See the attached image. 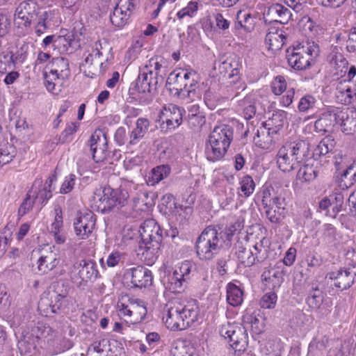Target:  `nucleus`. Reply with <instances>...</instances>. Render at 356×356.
<instances>
[{
  "mask_svg": "<svg viewBox=\"0 0 356 356\" xmlns=\"http://www.w3.org/2000/svg\"><path fill=\"white\" fill-rule=\"evenodd\" d=\"M277 301V295L276 291H270L265 293L260 300V305L264 309L275 308Z\"/></svg>",
  "mask_w": 356,
  "mask_h": 356,
  "instance_id": "4d7b16f0",
  "label": "nucleus"
},
{
  "mask_svg": "<svg viewBox=\"0 0 356 356\" xmlns=\"http://www.w3.org/2000/svg\"><path fill=\"white\" fill-rule=\"evenodd\" d=\"M29 47L26 44L22 45L15 53L9 52L14 62V65L22 64L25 62L28 56Z\"/></svg>",
  "mask_w": 356,
  "mask_h": 356,
  "instance_id": "bf43d9fd",
  "label": "nucleus"
},
{
  "mask_svg": "<svg viewBox=\"0 0 356 356\" xmlns=\"http://www.w3.org/2000/svg\"><path fill=\"white\" fill-rule=\"evenodd\" d=\"M124 254L118 250L112 251L107 257L106 264L108 268H114L124 263Z\"/></svg>",
  "mask_w": 356,
  "mask_h": 356,
  "instance_id": "13d9d810",
  "label": "nucleus"
},
{
  "mask_svg": "<svg viewBox=\"0 0 356 356\" xmlns=\"http://www.w3.org/2000/svg\"><path fill=\"white\" fill-rule=\"evenodd\" d=\"M198 9L199 4L197 1H191L187 3L186 6L177 13L176 16L179 20H181L186 17L193 18L197 15Z\"/></svg>",
  "mask_w": 356,
  "mask_h": 356,
  "instance_id": "de8ad7c7",
  "label": "nucleus"
},
{
  "mask_svg": "<svg viewBox=\"0 0 356 356\" xmlns=\"http://www.w3.org/2000/svg\"><path fill=\"white\" fill-rule=\"evenodd\" d=\"M287 89V82L284 76L278 75L270 82L271 92L277 96L282 95Z\"/></svg>",
  "mask_w": 356,
  "mask_h": 356,
  "instance_id": "09e8293b",
  "label": "nucleus"
},
{
  "mask_svg": "<svg viewBox=\"0 0 356 356\" xmlns=\"http://www.w3.org/2000/svg\"><path fill=\"white\" fill-rule=\"evenodd\" d=\"M314 48L310 43H299L289 49L286 51L289 65L299 71L309 68L314 63Z\"/></svg>",
  "mask_w": 356,
  "mask_h": 356,
  "instance_id": "1a4fd4ad",
  "label": "nucleus"
},
{
  "mask_svg": "<svg viewBox=\"0 0 356 356\" xmlns=\"http://www.w3.org/2000/svg\"><path fill=\"white\" fill-rule=\"evenodd\" d=\"M227 301L233 306L237 307L243 301V291L234 283H229L227 286Z\"/></svg>",
  "mask_w": 356,
  "mask_h": 356,
  "instance_id": "2f4dec72",
  "label": "nucleus"
},
{
  "mask_svg": "<svg viewBox=\"0 0 356 356\" xmlns=\"http://www.w3.org/2000/svg\"><path fill=\"white\" fill-rule=\"evenodd\" d=\"M161 242H140L139 252L141 259L147 266H152L157 260L161 250Z\"/></svg>",
  "mask_w": 356,
  "mask_h": 356,
  "instance_id": "b1692460",
  "label": "nucleus"
},
{
  "mask_svg": "<svg viewBox=\"0 0 356 356\" xmlns=\"http://www.w3.org/2000/svg\"><path fill=\"white\" fill-rule=\"evenodd\" d=\"M33 19L22 14L20 12L15 10V22L18 29L24 28L26 30L31 27Z\"/></svg>",
  "mask_w": 356,
  "mask_h": 356,
  "instance_id": "0e129e2a",
  "label": "nucleus"
},
{
  "mask_svg": "<svg viewBox=\"0 0 356 356\" xmlns=\"http://www.w3.org/2000/svg\"><path fill=\"white\" fill-rule=\"evenodd\" d=\"M182 111L177 106L170 104L164 106L159 115L161 128L166 131L177 128L182 122Z\"/></svg>",
  "mask_w": 356,
  "mask_h": 356,
  "instance_id": "2eb2a0df",
  "label": "nucleus"
},
{
  "mask_svg": "<svg viewBox=\"0 0 356 356\" xmlns=\"http://www.w3.org/2000/svg\"><path fill=\"white\" fill-rule=\"evenodd\" d=\"M253 141L257 147L263 149H268L273 143L272 136L270 135V128L267 129L264 126L257 129Z\"/></svg>",
  "mask_w": 356,
  "mask_h": 356,
  "instance_id": "473e14b6",
  "label": "nucleus"
},
{
  "mask_svg": "<svg viewBox=\"0 0 356 356\" xmlns=\"http://www.w3.org/2000/svg\"><path fill=\"white\" fill-rule=\"evenodd\" d=\"M44 83L47 90L52 93H57L64 80L70 76L69 61L63 57L53 58L45 66L44 70Z\"/></svg>",
  "mask_w": 356,
  "mask_h": 356,
  "instance_id": "423d86ee",
  "label": "nucleus"
},
{
  "mask_svg": "<svg viewBox=\"0 0 356 356\" xmlns=\"http://www.w3.org/2000/svg\"><path fill=\"white\" fill-rule=\"evenodd\" d=\"M261 282L266 290L277 291L284 282V277L278 270L265 269L261 274Z\"/></svg>",
  "mask_w": 356,
  "mask_h": 356,
  "instance_id": "393cba45",
  "label": "nucleus"
},
{
  "mask_svg": "<svg viewBox=\"0 0 356 356\" xmlns=\"http://www.w3.org/2000/svg\"><path fill=\"white\" fill-rule=\"evenodd\" d=\"M14 65L12 56H10L9 52H1L0 53V73L6 74Z\"/></svg>",
  "mask_w": 356,
  "mask_h": 356,
  "instance_id": "052dcab7",
  "label": "nucleus"
},
{
  "mask_svg": "<svg viewBox=\"0 0 356 356\" xmlns=\"http://www.w3.org/2000/svg\"><path fill=\"white\" fill-rule=\"evenodd\" d=\"M317 174L313 165L305 164L301 166L297 173V179L301 182H309L316 177Z\"/></svg>",
  "mask_w": 356,
  "mask_h": 356,
  "instance_id": "c03bdc74",
  "label": "nucleus"
},
{
  "mask_svg": "<svg viewBox=\"0 0 356 356\" xmlns=\"http://www.w3.org/2000/svg\"><path fill=\"white\" fill-rule=\"evenodd\" d=\"M222 248L220 233L213 227H206L197 238L195 251L200 260L209 261L218 254Z\"/></svg>",
  "mask_w": 356,
  "mask_h": 356,
  "instance_id": "0eeeda50",
  "label": "nucleus"
},
{
  "mask_svg": "<svg viewBox=\"0 0 356 356\" xmlns=\"http://www.w3.org/2000/svg\"><path fill=\"white\" fill-rule=\"evenodd\" d=\"M54 219L50 225L49 234L56 244L63 245L67 241V233L63 227V211L60 207L54 208Z\"/></svg>",
  "mask_w": 356,
  "mask_h": 356,
  "instance_id": "4be33fe9",
  "label": "nucleus"
},
{
  "mask_svg": "<svg viewBox=\"0 0 356 356\" xmlns=\"http://www.w3.org/2000/svg\"><path fill=\"white\" fill-rule=\"evenodd\" d=\"M149 125V121L145 118H138L136 127L130 134L129 143L131 145L136 144L145 135Z\"/></svg>",
  "mask_w": 356,
  "mask_h": 356,
  "instance_id": "f704fd0d",
  "label": "nucleus"
},
{
  "mask_svg": "<svg viewBox=\"0 0 356 356\" xmlns=\"http://www.w3.org/2000/svg\"><path fill=\"white\" fill-rule=\"evenodd\" d=\"M197 72L191 67L178 68L168 76L167 83L170 92L186 104L200 97Z\"/></svg>",
  "mask_w": 356,
  "mask_h": 356,
  "instance_id": "f03ea898",
  "label": "nucleus"
},
{
  "mask_svg": "<svg viewBox=\"0 0 356 356\" xmlns=\"http://www.w3.org/2000/svg\"><path fill=\"white\" fill-rule=\"evenodd\" d=\"M277 193H275L273 188L268 187L263 189L261 193V204L264 209V211L269 209L272 206L274 197L277 196Z\"/></svg>",
  "mask_w": 356,
  "mask_h": 356,
  "instance_id": "6e6d98bb",
  "label": "nucleus"
},
{
  "mask_svg": "<svg viewBox=\"0 0 356 356\" xmlns=\"http://www.w3.org/2000/svg\"><path fill=\"white\" fill-rule=\"evenodd\" d=\"M53 15V11H44L38 17V22L35 26V33L37 36H41L47 31V24L50 20V17Z\"/></svg>",
  "mask_w": 356,
  "mask_h": 356,
  "instance_id": "8fccbe9b",
  "label": "nucleus"
},
{
  "mask_svg": "<svg viewBox=\"0 0 356 356\" xmlns=\"http://www.w3.org/2000/svg\"><path fill=\"white\" fill-rule=\"evenodd\" d=\"M331 66L335 70L334 74L342 76L348 70V61L341 54H335L330 62Z\"/></svg>",
  "mask_w": 356,
  "mask_h": 356,
  "instance_id": "a18cd8bd",
  "label": "nucleus"
},
{
  "mask_svg": "<svg viewBox=\"0 0 356 356\" xmlns=\"http://www.w3.org/2000/svg\"><path fill=\"white\" fill-rule=\"evenodd\" d=\"M140 242H162V230L154 219L145 220L140 227Z\"/></svg>",
  "mask_w": 356,
  "mask_h": 356,
  "instance_id": "6ab92c4d",
  "label": "nucleus"
},
{
  "mask_svg": "<svg viewBox=\"0 0 356 356\" xmlns=\"http://www.w3.org/2000/svg\"><path fill=\"white\" fill-rule=\"evenodd\" d=\"M240 111L243 118L249 120L255 115L257 108L254 102L250 97H245L239 102Z\"/></svg>",
  "mask_w": 356,
  "mask_h": 356,
  "instance_id": "a19ab883",
  "label": "nucleus"
},
{
  "mask_svg": "<svg viewBox=\"0 0 356 356\" xmlns=\"http://www.w3.org/2000/svg\"><path fill=\"white\" fill-rule=\"evenodd\" d=\"M220 335L227 340L234 355L240 356L243 353L248 345V336L244 327L227 324L222 325Z\"/></svg>",
  "mask_w": 356,
  "mask_h": 356,
  "instance_id": "9d476101",
  "label": "nucleus"
},
{
  "mask_svg": "<svg viewBox=\"0 0 356 356\" xmlns=\"http://www.w3.org/2000/svg\"><path fill=\"white\" fill-rule=\"evenodd\" d=\"M192 264L184 261L177 265L172 273L168 276L167 288L172 293H181L191 279Z\"/></svg>",
  "mask_w": 356,
  "mask_h": 356,
  "instance_id": "ddd939ff",
  "label": "nucleus"
},
{
  "mask_svg": "<svg viewBox=\"0 0 356 356\" xmlns=\"http://www.w3.org/2000/svg\"><path fill=\"white\" fill-rule=\"evenodd\" d=\"M72 42L73 35L69 32L65 34L56 35L55 47L58 49L60 53H65L72 46Z\"/></svg>",
  "mask_w": 356,
  "mask_h": 356,
  "instance_id": "49530a36",
  "label": "nucleus"
},
{
  "mask_svg": "<svg viewBox=\"0 0 356 356\" xmlns=\"http://www.w3.org/2000/svg\"><path fill=\"white\" fill-rule=\"evenodd\" d=\"M286 212V202L285 198L277 195L274 197L272 206L266 211L267 218L273 223H277L284 217Z\"/></svg>",
  "mask_w": 356,
  "mask_h": 356,
  "instance_id": "bb28decb",
  "label": "nucleus"
},
{
  "mask_svg": "<svg viewBox=\"0 0 356 356\" xmlns=\"http://www.w3.org/2000/svg\"><path fill=\"white\" fill-rule=\"evenodd\" d=\"M35 184L36 181H35L33 186L26 193L25 198L18 209V216L20 217L24 216L32 209L36 199H41V196L38 193L37 190L35 188Z\"/></svg>",
  "mask_w": 356,
  "mask_h": 356,
  "instance_id": "7c9ffc66",
  "label": "nucleus"
},
{
  "mask_svg": "<svg viewBox=\"0 0 356 356\" xmlns=\"http://www.w3.org/2000/svg\"><path fill=\"white\" fill-rule=\"evenodd\" d=\"M286 40V35L282 30L268 32L265 38V42L270 50L276 51L282 48Z\"/></svg>",
  "mask_w": 356,
  "mask_h": 356,
  "instance_id": "c756f323",
  "label": "nucleus"
},
{
  "mask_svg": "<svg viewBox=\"0 0 356 356\" xmlns=\"http://www.w3.org/2000/svg\"><path fill=\"white\" fill-rule=\"evenodd\" d=\"M17 154L16 147L8 142L0 146V165L13 161Z\"/></svg>",
  "mask_w": 356,
  "mask_h": 356,
  "instance_id": "58836bf2",
  "label": "nucleus"
},
{
  "mask_svg": "<svg viewBox=\"0 0 356 356\" xmlns=\"http://www.w3.org/2000/svg\"><path fill=\"white\" fill-rule=\"evenodd\" d=\"M234 138L233 128L225 124L216 126L210 133L205 145V155L210 161L222 159Z\"/></svg>",
  "mask_w": 356,
  "mask_h": 356,
  "instance_id": "20e7f679",
  "label": "nucleus"
},
{
  "mask_svg": "<svg viewBox=\"0 0 356 356\" xmlns=\"http://www.w3.org/2000/svg\"><path fill=\"white\" fill-rule=\"evenodd\" d=\"M109 341L103 336H99L88 348L86 354L92 356L94 353H102L108 345Z\"/></svg>",
  "mask_w": 356,
  "mask_h": 356,
  "instance_id": "603ef678",
  "label": "nucleus"
},
{
  "mask_svg": "<svg viewBox=\"0 0 356 356\" xmlns=\"http://www.w3.org/2000/svg\"><path fill=\"white\" fill-rule=\"evenodd\" d=\"M129 195L123 188L113 189L109 186L97 188L94 192L91 207L97 212L104 213L116 206L124 207L128 203Z\"/></svg>",
  "mask_w": 356,
  "mask_h": 356,
  "instance_id": "39448f33",
  "label": "nucleus"
},
{
  "mask_svg": "<svg viewBox=\"0 0 356 356\" xmlns=\"http://www.w3.org/2000/svg\"><path fill=\"white\" fill-rule=\"evenodd\" d=\"M170 173V168L168 165H159L152 170L147 179V184L154 186L168 177Z\"/></svg>",
  "mask_w": 356,
  "mask_h": 356,
  "instance_id": "e433bc0d",
  "label": "nucleus"
},
{
  "mask_svg": "<svg viewBox=\"0 0 356 356\" xmlns=\"http://www.w3.org/2000/svg\"><path fill=\"white\" fill-rule=\"evenodd\" d=\"M337 124L343 133L349 135L356 132V110L355 108L339 107Z\"/></svg>",
  "mask_w": 356,
  "mask_h": 356,
  "instance_id": "aec40b11",
  "label": "nucleus"
},
{
  "mask_svg": "<svg viewBox=\"0 0 356 356\" xmlns=\"http://www.w3.org/2000/svg\"><path fill=\"white\" fill-rule=\"evenodd\" d=\"M156 89V86L152 85L149 79L140 72L136 82L135 90L136 92L138 94L146 95Z\"/></svg>",
  "mask_w": 356,
  "mask_h": 356,
  "instance_id": "ea45409f",
  "label": "nucleus"
},
{
  "mask_svg": "<svg viewBox=\"0 0 356 356\" xmlns=\"http://www.w3.org/2000/svg\"><path fill=\"white\" fill-rule=\"evenodd\" d=\"M50 247L48 250H42L37 261L38 271L46 274L54 269L60 262V255Z\"/></svg>",
  "mask_w": 356,
  "mask_h": 356,
  "instance_id": "412c9836",
  "label": "nucleus"
},
{
  "mask_svg": "<svg viewBox=\"0 0 356 356\" xmlns=\"http://www.w3.org/2000/svg\"><path fill=\"white\" fill-rule=\"evenodd\" d=\"M97 216L91 211H80L73 221L74 231L79 240H87L96 229Z\"/></svg>",
  "mask_w": 356,
  "mask_h": 356,
  "instance_id": "4468645a",
  "label": "nucleus"
},
{
  "mask_svg": "<svg viewBox=\"0 0 356 356\" xmlns=\"http://www.w3.org/2000/svg\"><path fill=\"white\" fill-rule=\"evenodd\" d=\"M339 107L330 106L324 111L316 120L314 127L317 132H332L337 124Z\"/></svg>",
  "mask_w": 356,
  "mask_h": 356,
  "instance_id": "a211bd4d",
  "label": "nucleus"
},
{
  "mask_svg": "<svg viewBox=\"0 0 356 356\" xmlns=\"http://www.w3.org/2000/svg\"><path fill=\"white\" fill-rule=\"evenodd\" d=\"M172 356H199L191 346H176L172 350Z\"/></svg>",
  "mask_w": 356,
  "mask_h": 356,
  "instance_id": "338daca9",
  "label": "nucleus"
},
{
  "mask_svg": "<svg viewBox=\"0 0 356 356\" xmlns=\"http://www.w3.org/2000/svg\"><path fill=\"white\" fill-rule=\"evenodd\" d=\"M308 154L309 144L305 140L288 141L277 153V166L283 172H291L300 166Z\"/></svg>",
  "mask_w": 356,
  "mask_h": 356,
  "instance_id": "7ed1b4c3",
  "label": "nucleus"
},
{
  "mask_svg": "<svg viewBox=\"0 0 356 356\" xmlns=\"http://www.w3.org/2000/svg\"><path fill=\"white\" fill-rule=\"evenodd\" d=\"M238 194L244 197H250L254 191L255 183L249 175H245L239 179Z\"/></svg>",
  "mask_w": 356,
  "mask_h": 356,
  "instance_id": "c9c22d12",
  "label": "nucleus"
},
{
  "mask_svg": "<svg viewBox=\"0 0 356 356\" xmlns=\"http://www.w3.org/2000/svg\"><path fill=\"white\" fill-rule=\"evenodd\" d=\"M283 346L280 341L269 340L261 349L262 356H282Z\"/></svg>",
  "mask_w": 356,
  "mask_h": 356,
  "instance_id": "4c0bfd02",
  "label": "nucleus"
},
{
  "mask_svg": "<svg viewBox=\"0 0 356 356\" xmlns=\"http://www.w3.org/2000/svg\"><path fill=\"white\" fill-rule=\"evenodd\" d=\"M286 116V112L278 111L273 114L272 118L268 121V125L274 126L275 128L280 129L284 126Z\"/></svg>",
  "mask_w": 356,
  "mask_h": 356,
  "instance_id": "680f3d73",
  "label": "nucleus"
},
{
  "mask_svg": "<svg viewBox=\"0 0 356 356\" xmlns=\"http://www.w3.org/2000/svg\"><path fill=\"white\" fill-rule=\"evenodd\" d=\"M131 15L129 11L119 8L118 4H116L110 15V20L113 26L122 28L128 23Z\"/></svg>",
  "mask_w": 356,
  "mask_h": 356,
  "instance_id": "72a5a7b5",
  "label": "nucleus"
},
{
  "mask_svg": "<svg viewBox=\"0 0 356 356\" xmlns=\"http://www.w3.org/2000/svg\"><path fill=\"white\" fill-rule=\"evenodd\" d=\"M236 19L240 26L247 31H250L254 27V17L249 12L239 10L237 13Z\"/></svg>",
  "mask_w": 356,
  "mask_h": 356,
  "instance_id": "864d4df0",
  "label": "nucleus"
},
{
  "mask_svg": "<svg viewBox=\"0 0 356 356\" xmlns=\"http://www.w3.org/2000/svg\"><path fill=\"white\" fill-rule=\"evenodd\" d=\"M266 22L286 24L289 20L291 11L282 4L275 3L268 8L264 14Z\"/></svg>",
  "mask_w": 356,
  "mask_h": 356,
  "instance_id": "5701e85b",
  "label": "nucleus"
},
{
  "mask_svg": "<svg viewBox=\"0 0 356 356\" xmlns=\"http://www.w3.org/2000/svg\"><path fill=\"white\" fill-rule=\"evenodd\" d=\"M38 9V6L36 1L33 0H25L19 4L15 10L34 19L37 15Z\"/></svg>",
  "mask_w": 356,
  "mask_h": 356,
  "instance_id": "79ce46f5",
  "label": "nucleus"
},
{
  "mask_svg": "<svg viewBox=\"0 0 356 356\" xmlns=\"http://www.w3.org/2000/svg\"><path fill=\"white\" fill-rule=\"evenodd\" d=\"M199 307L195 300L184 305L178 300H169L163 307L161 317L165 327L170 330H184L198 319Z\"/></svg>",
  "mask_w": 356,
  "mask_h": 356,
  "instance_id": "f257e3e1",
  "label": "nucleus"
},
{
  "mask_svg": "<svg viewBox=\"0 0 356 356\" xmlns=\"http://www.w3.org/2000/svg\"><path fill=\"white\" fill-rule=\"evenodd\" d=\"M241 69V59L236 55L227 57L218 66L220 74L229 79L231 85L236 90H243L245 88V83L242 78Z\"/></svg>",
  "mask_w": 356,
  "mask_h": 356,
  "instance_id": "f8f14e48",
  "label": "nucleus"
},
{
  "mask_svg": "<svg viewBox=\"0 0 356 356\" xmlns=\"http://www.w3.org/2000/svg\"><path fill=\"white\" fill-rule=\"evenodd\" d=\"M79 267L81 268L79 270V277L81 279L79 284H85L88 281L95 280L97 278L99 273L95 263L90 260H82L79 264Z\"/></svg>",
  "mask_w": 356,
  "mask_h": 356,
  "instance_id": "c85d7f7f",
  "label": "nucleus"
},
{
  "mask_svg": "<svg viewBox=\"0 0 356 356\" xmlns=\"http://www.w3.org/2000/svg\"><path fill=\"white\" fill-rule=\"evenodd\" d=\"M316 99L311 95H306L302 97L298 103V110L300 112H306L315 106Z\"/></svg>",
  "mask_w": 356,
  "mask_h": 356,
  "instance_id": "e2e57ef3",
  "label": "nucleus"
},
{
  "mask_svg": "<svg viewBox=\"0 0 356 356\" xmlns=\"http://www.w3.org/2000/svg\"><path fill=\"white\" fill-rule=\"evenodd\" d=\"M335 96L338 102L349 105L356 102V92L352 89V86L346 79L338 83Z\"/></svg>",
  "mask_w": 356,
  "mask_h": 356,
  "instance_id": "a878e982",
  "label": "nucleus"
},
{
  "mask_svg": "<svg viewBox=\"0 0 356 356\" xmlns=\"http://www.w3.org/2000/svg\"><path fill=\"white\" fill-rule=\"evenodd\" d=\"M116 310L120 319L129 325L140 323L145 321L147 314L145 302L139 299H128L127 302H124L123 298L119 299Z\"/></svg>",
  "mask_w": 356,
  "mask_h": 356,
  "instance_id": "6e6552de",
  "label": "nucleus"
},
{
  "mask_svg": "<svg viewBox=\"0 0 356 356\" xmlns=\"http://www.w3.org/2000/svg\"><path fill=\"white\" fill-rule=\"evenodd\" d=\"M88 143L90 150L98 148L99 147L107 146V139L106 135L99 129L95 130L90 137Z\"/></svg>",
  "mask_w": 356,
  "mask_h": 356,
  "instance_id": "3c124183",
  "label": "nucleus"
},
{
  "mask_svg": "<svg viewBox=\"0 0 356 356\" xmlns=\"http://www.w3.org/2000/svg\"><path fill=\"white\" fill-rule=\"evenodd\" d=\"M267 242L268 239L264 237L252 248H247L241 243H238L236 255L238 261L245 267H250L256 263L263 261L267 256V250L264 248V244Z\"/></svg>",
  "mask_w": 356,
  "mask_h": 356,
  "instance_id": "9b49d317",
  "label": "nucleus"
},
{
  "mask_svg": "<svg viewBox=\"0 0 356 356\" xmlns=\"http://www.w3.org/2000/svg\"><path fill=\"white\" fill-rule=\"evenodd\" d=\"M322 292L318 286L312 287L307 298V304L312 309H318L322 303Z\"/></svg>",
  "mask_w": 356,
  "mask_h": 356,
  "instance_id": "5fc2aeb1",
  "label": "nucleus"
},
{
  "mask_svg": "<svg viewBox=\"0 0 356 356\" xmlns=\"http://www.w3.org/2000/svg\"><path fill=\"white\" fill-rule=\"evenodd\" d=\"M56 180L55 175L49 176L45 183V186L38 193L41 196L42 202L47 201L51 197V185Z\"/></svg>",
  "mask_w": 356,
  "mask_h": 356,
  "instance_id": "69168bd1",
  "label": "nucleus"
},
{
  "mask_svg": "<svg viewBox=\"0 0 356 356\" xmlns=\"http://www.w3.org/2000/svg\"><path fill=\"white\" fill-rule=\"evenodd\" d=\"M76 182V175L74 174H70L68 176H66L60 188V193L61 194H67L71 192Z\"/></svg>",
  "mask_w": 356,
  "mask_h": 356,
  "instance_id": "774afa93",
  "label": "nucleus"
},
{
  "mask_svg": "<svg viewBox=\"0 0 356 356\" xmlns=\"http://www.w3.org/2000/svg\"><path fill=\"white\" fill-rule=\"evenodd\" d=\"M60 288L58 285V292L54 298V303L50 305L51 311L54 313H56L57 311L63 307V302L65 301L69 293V287L67 285L63 283L61 285L62 289Z\"/></svg>",
  "mask_w": 356,
  "mask_h": 356,
  "instance_id": "37998d69",
  "label": "nucleus"
},
{
  "mask_svg": "<svg viewBox=\"0 0 356 356\" xmlns=\"http://www.w3.org/2000/svg\"><path fill=\"white\" fill-rule=\"evenodd\" d=\"M161 61L162 60H159L158 57L151 58L140 71V72L149 79L152 85L157 86L159 79L161 78L162 79V76L160 75L162 68Z\"/></svg>",
  "mask_w": 356,
  "mask_h": 356,
  "instance_id": "cd10ccee",
  "label": "nucleus"
},
{
  "mask_svg": "<svg viewBox=\"0 0 356 356\" xmlns=\"http://www.w3.org/2000/svg\"><path fill=\"white\" fill-rule=\"evenodd\" d=\"M326 278L333 281L332 286L342 291L350 288L355 283L356 273L350 268H340L327 273Z\"/></svg>",
  "mask_w": 356,
  "mask_h": 356,
  "instance_id": "dca6fc26",
  "label": "nucleus"
},
{
  "mask_svg": "<svg viewBox=\"0 0 356 356\" xmlns=\"http://www.w3.org/2000/svg\"><path fill=\"white\" fill-rule=\"evenodd\" d=\"M125 276L130 278L132 286L136 288H145L150 286L153 281L152 271L143 266L127 269Z\"/></svg>",
  "mask_w": 356,
  "mask_h": 356,
  "instance_id": "f3484780",
  "label": "nucleus"
}]
</instances>
